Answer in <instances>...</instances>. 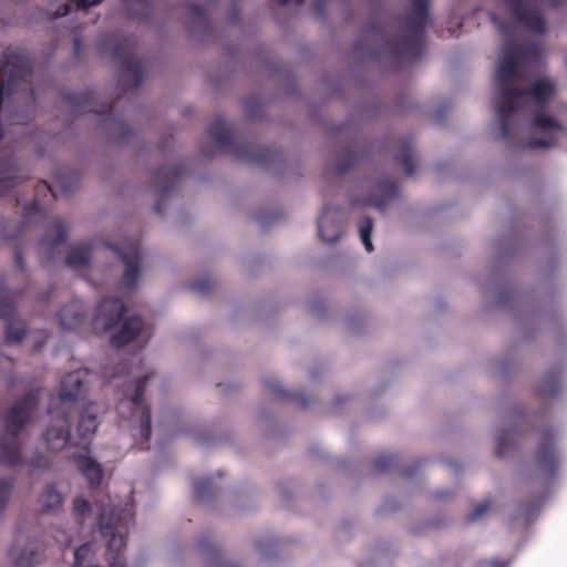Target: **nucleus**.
Returning <instances> with one entry per match:
<instances>
[{"label":"nucleus","instance_id":"5701e85b","mask_svg":"<svg viewBox=\"0 0 567 567\" xmlns=\"http://www.w3.org/2000/svg\"><path fill=\"white\" fill-rule=\"evenodd\" d=\"M377 190L380 193V196L372 195L367 199L368 205H372L379 209L383 208L386 200L395 196L396 187L391 182H383L377 186Z\"/></svg>","mask_w":567,"mask_h":567},{"label":"nucleus","instance_id":"09e8293b","mask_svg":"<svg viewBox=\"0 0 567 567\" xmlns=\"http://www.w3.org/2000/svg\"><path fill=\"white\" fill-rule=\"evenodd\" d=\"M371 37L375 35V37H380L381 35V32L379 30H374L371 34Z\"/></svg>","mask_w":567,"mask_h":567},{"label":"nucleus","instance_id":"e433bc0d","mask_svg":"<svg viewBox=\"0 0 567 567\" xmlns=\"http://www.w3.org/2000/svg\"><path fill=\"white\" fill-rule=\"evenodd\" d=\"M54 537L58 543H60L64 546H70L72 544V539L63 530L58 532Z\"/></svg>","mask_w":567,"mask_h":567},{"label":"nucleus","instance_id":"8fccbe9b","mask_svg":"<svg viewBox=\"0 0 567 567\" xmlns=\"http://www.w3.org/2000/svg\"><path fill=\"white\" fill-rule=\"evenodd\" d=\"M155 209H156V212H157L158 214H162V213H163V210H162V208H161L159 203H158V204H156Z\"/></svg>","mask_w":567,"mask_h":567},{"label":"nucleus","instance_id":"b1692460","mask_svg":"<svg viewBox=\"0 0 567 567\" xmlns=\"http://www.w3.org/2000/svg\"><path fill=\"white\" fill-rule=\"evenodd\" d=\"M210 134L220 148H227L231 141L229 126L224 121H216L212 124Z\"/></svg>","mask_w":567,"mask_h":567},{"label":"nucleus","instance_id":"a211bd4d","mask_svg":"<svg viewBox=\"0 0 567 567\" xmlns=\"http://www.w3.org/2000/svg\"><path fill=\"white\" fill-rule=\"evenodd\" d=\"M66 233V226L64 220L61 218L55 219L45 236L42 238L40 247L42 254L51 258L50 250H55L64 241Z\"/></svg>","mask_w":567,"mask_h":567},{"label":"nucleus","instance_id":"72a5a7b5","mask_svg":"<svg viewBox=\"0 0 567 567\" xmlns=\"http://www.w3.org/2000/svg\"><path fill=\"white\" fill-rule=\"evenodd\" d=\"M489 509V503L488 502H482L477 504L473 512L471 513L470 519L472 522H476L481 519Z\"/></svg>","mask_w":567,"mask_h":567},{"label":"nucleus","instance_id":"aec40b11","mask_svg":"<svg viewBox=\"0 0 567 567\" xmlns=\"http://www.w3.org/2000/svg\"><path fill=\"white\" fill-rule=\"evenodd\" d=\"M76 466L92 487L99 486L103 478L100 464L90 456L80 455L76 457Z\"/></svg>","mask_w":567,"mask_h":567},{"label":"nucleus","instance_id":"0eeeda50","mask_svg":"<svg viewBox=\"0 0 567 567\" xmlns=\"http://www.w3.org/2000/svg\"><path fill=\"white\" fill-rule=\"evenodd\" d=\"M515 21L526 31L543 35L547 31L544 14L536 0H504Z\"/></svg>","mask_w":567,"mask_h":567},{"label":"nucleus","instance_id":"7ed1b4c3","mask_svg":"<svg viewBox=\"0 0 567 567\" xmlns=\"http://www.w3.org/2000/svg\"><path fill=\"white\" fill-rule=\"evenodd\" d=\"M410 9L400 25L395 40L382 43L377 55L400 66L416 59L421 53L422 33L429 22L427 0H410Z\"/></svg>","mask_w":567,"mask_h":567},{"label":"nucleus","instance_id":"a19ab883","mask_svg":"<svg viewBox=\"0 0 567 567\" xmlns=\"http://www.w3.org/2000/svg\"><path fill=\"white\" fill-rule=\"evenodd\" d=\"M480 567H505L504 565H501L498 561L496 560H491V561H484L481 564Z\"/></svg>","mask_w":567,"mask_h":567},{"label":"nucleus","instance_id":"dca6fc26","mask_svg":"<svg viewBox=\"0 0 567 567\" xmlns=\"http://www.w3.org/2000/svg\"><path fill=\"white\" fill-rule=\"evenodd\" d=\"M92 255L93 245L90 243H80L70 248L65 264L75 271H83L91 268Z\"/></svg>","mask_w":567,"mask_h":567},{"label":"nucleus","instance_id":"f8f14e48","mask_svg":"<svg viewBox=\"0 0 567 567\" xmlns=\"http://www.w3.org/2000/svg\"><path fill=\"white\" fill-rule=\"evenodd\" d=\"M125 311L124 303L118 298L104 299L93 318L94 324L97 329L109 330L113 328L123 316Z\"/></svg>","mask_w":567,"mask_h":567},{"label":"nucleus","instance_id":"49530a36","mask_svg":"<svg viewBox=\"0 0 567 567\" xmlns=\"http://www.w3.org/2000/svg\"><path fill=\"white\" fill-rule=\"evenodd\" d=\"M271 389L274 391H278L280 392L282 389H281V385L279 383H274V384H270Z\"/></svg>","mask_w":567,"mask_h":567},{"label":"nucleus","instance_id":"9d476101","mask_svg":"<svg viewBox=\"0 0 567 567\" xmlns=\"http://www.w3.org/2000/svg\"><path fill=\"white\" fill-rule=\"evenodd\" d=\"M117 254L124 262V272L121 279V285L125 289H133L137 286L141 279L140 247L136 243L128 241L123 249L117 251Z\"/></svg>","mask_w":567,"mask_h":567},{"label":"nucleus","instance_id":"de8ad7c7","mask_svg":"<svg viewBox=\"0 0 567 567\" xmlns=\"http://www.w3.org/2000/svg\"><path fill=\"white\" fill-rule=\"evenodd\" d=\"M79 49H80V40H79V39H75V40H74V50H75L76 52H79Z\"/></svg>","mask_w":567,"mask_h":567},{"label":"nucleus","instance_id":"ea45409f","mask_svg":"<svg viewBox=\"0 0 567 567\" xmlns=\"http://www.w3.org/2000/svg\"><path fill=\"white\" fill-rule=\"evenodd\" d=\"M42 192H50L52 194V196L55 197V193H54L53 188L51 186H49L47 183H43L38 187V194H40Z\"/></svg>","mask_w":567,"mask_h":567},{"label":"nucleus","instance_id":"37998d69","mask_svg":"<svg viewBox=\"0 0 567 567\" xmlns=\"http://www.w3.org/2000/svg\"><path fill=\"white\" fill-rule=\"evenodd\" d=\"M216 567H238V566L236 564H234V563L221 561Z\"/></svg>","mask_w":567,"mask_h":567},{"label":"nucleus","instance_id":"3c124183","mask_svg":"<svg viewBox=\"0 0 567 567\" xmlns=\"http://www.w3.org/2000/svg\"><path fill=\"white\" fill-rule=\"evenodd\" d=\"M546 392H547L549 395L554 394V391H553V390H546Z\"/></svg>","mask_w":567,"mask_h":567},{"label":"nucleus","instance_id":"cd10ccee","mask_svg":"<svg viewBox=\"0 0 567 567\" xmlns=\"http://www.w3.org/2000/svg\"><path fill=\"white\" fill-rule=\"evenodd\" d=\"M371 230H372V220L370 218H363L359 225V234L361 241L368 252L373 250V245L371 243Z\"/></svg>","mask_w":567,"mask_h":567},{"label":"nucleus","instance_id":"ddd939ff","mask_svg":"<svg viewBox=\"0 0 567 567\" xmlns=\"http://www.w3.org/2000/svg\"><path fill=\"white\" fill-rule=\"evenodd\" d=\"M318 233L322 241L332 244L342 234V217L337 208H326L318 220Z\"/></svg>","mask_w":567,"mask_h":567},{"label":"nucleus","instance_id":"603ef678","mask_svg":"<svg viewBox=\"0 0 567 567\" xmlns=\"http://www.w3.org/2000/svg\"><path fill=\"white\" fill-rule=\"evenodd\" d=\"M115 557H111L110 560H114ZM111 565L115 566V563L114 561H111Z\"/></svg>","mask_w":567,"mask_h":567},{"label":"nucleus","instance_id":"7c9ffc66","mask_svg":"<svg viewBox=\"0 0 567 567\" xmlns=\"http://www.w3.org/2000/svg\"><path fill=\"white\" fill-rule=\"evenodd\" d=\"M28 464L33 472H39V473L45 472L50 467L49 458L41 453L34 454L30 458Z\"/></svg>","mask_w":567,"mask_h":567},{"label":"nucleus","instance_id":"58836bf2","mask_svg":"<svg viewBox=\"0 0 567 567\" xmlns=\"http://www.w3.org/2000/svg\"><path fill=\"white\" fill-rule=\"evenodd\" d=\"M173 187H167V186H158L157 188V194H158V197L159 199H164L166 196H168L172 192Z\"/></svg>","mask_w":567,"mask_h":567},{"label":"nucleus","instance_id":"412c9836","mask_svg":"<svg viewBox=\"0 0 567 567\" xmlns=\"http://www.w3.org/2000/svg\"><path fill=\"white\" fill-rule=\"evenodd\" d=\"M121 65L126 84L128 86H137L144 76L142 62L133 56H128Z\"/></svg>","mask_w":567,"mask_h":567},{"label":"nucleus","instance_id":"a878e982","mask_svg":"<svg viewBox=\"0 0 567 567\" xmlns=\"http://www.w3.org/2000/svg\"><path fill=\"white\" fill-rule=\"evenodd\" d=\"M18 178L16 166H9L0 171V195L6 194L14 186V181Z\"/></svg>","mask_w":567,"mask_h":567},{"label":"nucleus","instance_id":"423d86ee","mask_svg":"<svg viewBox=\"0 0 567 567\" xmlns=\"http://www.w3.org/2000/svg\"><path fill=\"white\" fill-rule=\"evenodd\" d=\"M42 545L27 530H18L8 549L11 567H35L41 561Z\"/></svg>","mask_w":567,"mask_h":567},{"label":"nucleus","instance_id":"4d7b16f0","mask_svg":"<svg viewBox=\"0 0 567 567\" xmlns=\"http://www.w3.org/2000/svg\"><path fill=\"white\" fill-rule=\"evenodd\" d=\"M565 65H566V68H567V55H566V59H565Z\"/></svg>","mask_w":567,"mask_h":567},{"label":"nucleus","instance_id":"c85d7f7f","mask_svg":"<svg viewBox=\"0 0 567 567\" xmlns=\"http://www.w3.org/2000/svg\"><path fill=\"white\" fill-rule=\"evenodd\" d=\"M515 439V432L513 430H501L496 437L495 451L497 455L502 456L507 446H509Z\"/></svg>","mask_w":567,"mask_h":567},{"label":"nucleus","instance_id":"f03ea898","mask_svg":"<svg viewBox=\"0 0 567 567\" xmlns=\"http://www.w3.org/2000/svg\"><path fill=\"white\" fill-rule=\"evenodd\" d=\"M102 375L115 386L123 385L117 403L118 426L142 446L151 436V410L143 392L155 373L144 365L140 354H134L127 362L104 367Z\"/></svg>","mask_w":567,"mask_h":567},{"label":"nucleus","instance_id":"5fc2aeb1","mask_svg":"<svg viewBox=\"0 0 567 567\" xmlns=\"http://www.w3.org/2000/svg\"><path fill=\"white\" fill-rule=\"evenodd\" d=\"M115 125H117V126H122V123H120V122H115Z\"/></svg>","mask_w":567,"mask_h":567},{"label":"nucleus","instance_id":"6e6552de","mask_svg":"<svg viewBox=\"0 0 567 567\" xmlns=\"http://www.w3.org/2000/svg\"><path fill=\"white\" fill-rule=\"evenodd\" d=\"M48 422L42 437L48 450L58 452L70 442V422L65 409L52 406L49 410Z\"/></svg>","mask_w":567,"mask_h":567},{"label":"nucleus","instance_id":"c9c22d12","mask_svg":"<svg viewBox=\"0 0 567 567\" xmlns=\"http://www.w3.org/2000/svg\"><path fill=\"white\" fill-rule=\"evenodd\" d=\"M69 11V4L68 3H62L61 6H59V8L52 12L51 10L48 11V14L50 16L51 19H55V18H59V17H63L68 13Z\"/></svg>","mask_w":567,"mask_h":567},{"label":"nucleus","instance_id":"6ab92c4d","mask_svg":"<svg viewBox=\"0 0 567 567\" xmlns=\"http://www.w3.org/2000/svg\"><path fill=\"white\" fill-rule=\"evenodd\" d=\"M143 327L144 323L140 317L133 316L127 318L123 322L120 331L112 337V343L116 347H121L131 342L141 333Z\"/></svg>","mask_w":567,"mask_h":567},{"label":"nucleus","instance_id":"2f4dec72","mask_svg":"<svg viewBox=\"0 0 567 567\" xmlns=\"http://www.w3.org/2000/svg\"><path fill=\"white\" fill-rule=\"evenodd\" d=\"M94 544L86 543L74 551V564L76 567H83L84 563L89 558V556L92 554Z\"/></svg>","mask_w":567,"mask_h":567},{"label":"nucleus","instance_id":"1a4fd4ad","mask_svg":"<svg viewBox=\"0 0 567 567\" xmlns=\"http://www.w3.org/2000/svg\"><path fill=\"white\" fill-rule=\"evenodd\" d=\"M90 372L86 369H75L66 373L60 384L58 401L61 409L66 410V405L84 398L89 386Z\"/></svg>","mask_w":567,"mask_h":567},{"label":"nucleus","instance_id":"473e14b6","mask_svg":"<svg viewBox=\"0 0 567 567\" xmlns=\"http://www.w3.org/2000/svg\"><path fill=\"white\" fill-rule=\"evenodd\" d=\"M73 509L74 513L81 518H85L86 515L91 513V506L89 502L82 497H78L74 499Z\"/></svg>","mask_w":567,"mask_h":567},{"label":"nucleus","instance_id":"c756f323","mask_svg":"<svg viewBox=\"0 0 567 567\" xmlns=\"http://www.w3.org/2000/svg\"><path fill=\"white\" fill-rule=\"evenodd\" d=\"M401 164L404 168L406 175H412L414 173V162L412 157V147L408 144L402 145V151L400 155Z\"/></svg>","mask_w":567,"mask_h":567},{"label":"nucleus","instance_id":"6e6d98bb","mask_svg":"<svg viewBox=\"0 0 567 567\" xmlns=\"http://www.w3.org/2000/svg\"><path fill=\"white\" fill-rule=\"evenodd\" d=\"M38 207H39V203H35L34 208L38 209Z\"/></svg>","mask_w":567,"mask_h":567},{"label":"nucleus","instance_id":"a18cd8bd","mask_svg":"<svg viewBox=\"0 0 567 567\" xmlns=\"http://www.w3.org/2000/svg\"><path fill=\"white\" fill-rule=\"evenodd\" d=\"M16 265H17V267H19L20 269H22V268H23V266H22V259H21L20 254H17V255H16Z\"/></svg>","mask_w":567,"mask_h":567},{"label":"nucleus","instance_id":"4be33fe9","mask_svg":"<svg viewBox=\"0 0 567 567\" xmlns=\"http://www.w3.org/2000/svg\"><path fill=\"white\" fill-rule=\"evenodd\" d=\"M63 496L54 485H48L39 497L43 512H54L62 505Z\"/></svg>","mask_w":567,"mask_h":567},{"label":"nucleus","instance_id":"4468645a","mask_svg":"<svg viewBox=\"0 0 567 567\" xmlns=\"http://www.w3.org/2000/svg\"><path fill=\"white\" fill-rule=\"evenodd\" d=\"M58 316L62 329L74 330L85 322L87 310L82 300L73 299L60 310Z\"/></svg>","mask_w":567,"mask_h":567},{"label":"nucleus","instance_id":"f704fd0d","mask_svg":"<svg viewBox=\"0 0 567 567\" xmlns=\"http://www.w3.org/2000/svg\"><path fill=\"white\" fill-rule=\"evenodd\" d=\"M210 485H212V480L210 478L198 481L195 484V491H196V493L198 494L199 497L204 498V497L208 496L209 491H206V487L208 488Z\"/></svg>","mask_w":567,"mask_h":567},{"label":"nucleus","instance_id":"393cba45","mask_svg":"<svg viewBox=\"0 0 567 567\" xmlns=\"http://www.w3.org/2000/svg\"><path fill=\"white\" fill-rule=\"evenodd\" d=\"M14 312L13 292L6 288H0V318H9Z\"/></svg>","mask_w":567,"mask_h":567},{"label":"nucleus","instance_id":"864d4df0","mask_svg":"<svg viewBox=\"0 0 567 567\" xmlns=\"http://www.w3.org/2000/svg\"><path fill=\"white\" fill-rule=\"evenodd\" d=\"M344 169H346V167L338 168L339 172H343Z\"/></svg>","mask_w":567,"mask_h":567},{"label":"nucleus","instance_id":"c03bdc74","mask_svg":"<svg viewBox=\"0 0 567 567\" xmlns=\"http://www.w3.org/2000/svg\"><path fill=\"white\" fill-rule=\"evenodd\" d=\"M60 188H61V190H62V192H64V193H69V192H71V190H72V187H71V186H68V185L63 184L62 182H60Z\"/></svg>","mask_w":567,"mask_h":567},{"label":"nucleus","instance_id":"f257e3e1","mask_svg":"<svg viewBox=\"0 0 567 567\" xmlns=\"http://www.w3.org/2000/svg\"><path fill=\"white\" fill-rule=\"evenodd\" d=\"M503 43L495 65V107L497 123L494 137L529 148L554 146L564 133L563 125L543 112L557 93V83L540 75L526 87L529 73L543 62L539 42L516 40L509 27L501 25Z\"/></svg>","mask_w":567,"mask_h":567},{"label":"nucleus","instance_id":"f3484780","mask_svg":"<svg viewBox=\"0 0 567 567\" xmlns=\"http://www.w3.org/2000/svg\"><path fill=\"white\" fill-rule=\"evenodd\" d=\"M99 409L95 404H89L82 412L78 425V434L83 441V446L92 439L99 426Z\"/></svg>","mask_w":567,"mask_h":567},{"label":"nucleus","instance_id":"2eb2a0df","mask_svg":"<svg viewBox=\"0 0 567 567\" xmlns=\"http://www.w3.org/2000/svg\"><path fill=\"white\" fill-rule=\"evenodd\" d=\"M23 337L27 340L32 341L34 343V347L39 349L44 344L48 338V333L44 330L29 331L28 333H25V327L23 322L20 321L10 322L7 326L6 342L8 344L18 343Z\"/></svg>","mask_w":567,"mask_h":567},{"label":"nucleus","instance_id":"4c0bfd02","mask_svg":"<svg viewBox=\"0 0 567 567\" xmlns=\"http://www.w3.org/2000/svg\"><path fill=\"white\" fill-rule=\"evenodd\" d=\"M101 1L102 0H78L76 7L79 9H86L99 4Z\"/></svg>","mask_w":567,"mask_h":567},{"label":"nucleus","instance_id":"9b49d317","mask_svg":"<svg viewBox=\"0 0 567 567\" xmlns=\"http://www.w3.org/2000/svg\"><path fill=\"white\" fill-rule=\"evenodd\" d=\"M563 461V454L551 435L546 434L536 451V463L545 475H551Z\"/></svg>","mask_w":567,"mask_h":567},{"label":"nucleus","instance_id":"bb28decb","mask_svg":"<svg viewBox=\"0 0 567 567\" xmlns=\"http://www.w3.org/2000/svg\"><path fill=\"white\" fill-rule=\"evenodd\" d=\"M14 488V478L6 477L0 480V513L6 508Z\"/></svg>","mask_w":567,"mask_h":567},{"label":"nucleus","instance_id":"39448f33","mask_svg":"<svg viewBox=\"0 0 567 567\" xmlns=\"http://www.w3.org/2000/svg\"><path fill=\"white\" fill-rule=\"evenodd\" d=\"M133 499L118 509L115 506L102 507L99 516L100 532L107 540L109 553L118 554L126 545V534L133 523Z\"/></svg>","mask_w":567,"mask_h":567},{"label":"nucleus","instance_id":"79ce46f5","mask_svg":"<svg viewBox=\"0 0 567 567\" xmlns=\"http://www.w3.org/2000/svg\"><path fill=\"white\" fill-rule=\"evenodd\" d=\"M549 7L556 8L561 4L563 0H544Z\"/></svg>","mask_w":567,"mask_h":567},{"label":"nucleus","instance_id":"20e7f679","mask_svg":"<svg viewBox=\"0 0 567 567\" xmlns=\"http://www.w3.org/2000/svg\"><path fill=\"white\" fill-rule=\"evenodd\" d=\"M40 395V391H31L24 398L16 401L10 409L6 417L4 433L0 436L1 464L14 466L22 463L18 435L32 421Z\"/></svg>","mask_w":567,"mask_h":567}]
</instances>
